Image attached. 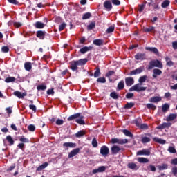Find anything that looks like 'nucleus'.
<instances>
[{"instance_id": "nucleus-55", "label": "nucleus", "mask_w": 177, "mask_h": 177, "mask_svg": "<svg viewBox=\"0 0 177 177\" xmlns=\"http://www.w3.org/2000/svg\"><path fill=\"white\" fill-rule=\"evenodd\" d=\"M111 2L115 6H120V5H121V1H120V0H111Z\"/></svg>"}, {"instance_id": "nucleus-48", "label": "nucleus", "mask_w": 177, "mask_h": 177, "mask_svg": "<svg viewBox=\"0 0 177 177\" xmlns=\"http://www.w3.org/2000/svg\"><path fill=\"white\" fill-rule=\"evenodd\" d=\"M92 16L91 12H86L85 14L83 15L82 16V20H86L88 19H90V17Z\"/></svg>"}, {"instance_id": "nucleus-52", "label": "nucleus", "mask_w": 177, "mask_h": 177, "mask_svg": "<svg viewBox=\"0 0 177 177\" xmlns=\"http://www.w3.org/2000/svg\"><path fill=\"white\" fill-rule=\"evenodd\" d=\"M96 27V23L91 22L89 25L87 26L88 30H93Z\"/></svg>"}, {"instance_id": "nucleus-24", "label": "nucleus", "mask_w": 177, "mask_h": 177, "mask_svg": "<svg viewBox=\"0 0 177 177\" xmlns=\"http://www.w3.org/2000/svg\"><path fill=\"white\" fill-rule=\"evenodd\" d=\"M93 44L96 45V46H102L103 45V39H96L93 41Z\"/></svg>"}, {"instance_id": "nucleus-61", "label": "nucleus", "mask_w": 177, "mask_h": 177, "mask_svg": "<svg viewBox=\"0 0 177 177\" xmlns=\"http://www.w3.org/2000/svg\"><path fill=\"white\" fill-rule=\"evenodd\" d=\"M1 51L3 53H8V52H9V47L8 46H3L1 48Z\"/></svg>"}, {"instance_id": "nucleus-7", "label": "nucleus", "mask_w": 177, "mask_h": 177, "mask_svg": "<svg viewBox=\"0 0 177 177\" xmlns=\"http://www.w3.org/2000/svg\"><path fill=\"white\" fill-rule=\"evenodd\" d=\"M104 8L106 9L107 12H110L111 9H113V4L110 0H106L104 2Z\"/></svg>"}, {"instance_id": "nucleus-25", "label": "nucleus", "mask_w": 177, "mask_h": 177, "mask_svg": "<svg viewBox=\"0 0 177 177\" xmlns=\"http://www.w3.org/2000/svg\"><path fill=\"white\" fill-rule=\"evenodd\" d=\"M146 50H149V52H153L155 55H158V49L156 47H146Z\"/></svg>"}, {"instance_id": "nucleus-29", "label": "nucleus", "mask_w": 177, "mask_h": 177, "mask_svg": "<svg viewBox=\"0 0 177 177\" xmlns=\"http://www.w3.org/2000/svg\"><path fill=\"white\" fill-rule=\"evenodd\" d=\"M149 102L151 103H158V102H161V97H152L149 99Z\"/></svg>"}, {"instance_id": "nucleus-42", "label": "nucleus", "mask_w": 177, "mask_h": 177, "mask_svg": "<svg viewBox=\"0 0 177 177\" xmlns=\"http://www.w3.org/2000/svg\"><path fill=\"white\" fill-rule=\"evenodd\" d=\"M169 110V104H165L162 106V113H167Z\"/></svg>"}, {"instance_id": "nucleus-44", "label": "nucleus", "mask_w": 177, "mask_h": 177, "mask_svg": "<svg viewBox=\"0 0 177 177\" xmlns=\"http://www.w3.org/2000/svg\"><path fill=\"white\" fill-rule=\"evenodd\" d=\"M146 80H147V75L141 76L138 80V82L142 85L143 82H146Z\"/></svg>"}, {"instance_id": "nucleus-59", "label": "nucleus", "mask_w": 177, "mask_h": 177, "mask_svg": "<svg viewBox=\"0 0 177 177\" xmlns=\"http://www.w3.org/2000/svg\"><path fill=\"white\" fill-rule=\"evenodd\" d=\"M8 2L12 3V5H20V3L17 0H8Z\"/></svg>"}, {"instance_id": "nucleus-33", "label": "nucleus", "mask_w": 177, "mask_h": 177, "mask_svg": "<svg viewBox=\"0 0 177 177\" xmlns=\"http://www.w3.org/2000/svg\"><path fill=\"white\" fill-rule=\"evenodd\" d=\"M100 75H102V73L100 72V68H99V66H97L94 73V77L97 78L98 77H100Z\"/></svg>"}, {"instance_id": "nucleus-39", "label": "nucleus", "mask_w": 177, "mask_h": 177, "mask_svg": "<svg viewBox=\"0 0 177 177\" xmlns=\"http://www.w3.org/2000/svg\"><path fill=\"white\" fill-rule=\"evenodd\" d=\"M85 135V131L84 130H80V131H77L75 133V137L76 138H82Z\"/></svg>"}, {"instance_id": "nucleus-40", "label": "nucleus", "mask_w": 177, "mask_h": 177, "mask_svg": "<svg viewBox=\"0 0 177 177\" xmlns=\"http://www.w3.org/2000/svg\"><path fill=\"white\" fill-rule=\"evenodd\" d=\"M114 30H115V27L114 26H111L106 29V33L111 34V32H114Z\"/></svg>"}, {"instance_id": "nucleus-17", "label": "nucleus", "mask_w": 177, "mask_h": 177, "mask_svg": "<svg viewBox=\"0 0 177 177\" xmlns=\"http://www.w3.org/2000/svg\"><path fill=\"white\" fill-rule=\"evenodd\" d=\"M153 73L152 75L153 78H157V75H161V74H162V71L158 68H154L153 70Z\"/></svg>"}, {"instance_id": "nucleus-56", "label": "nucleus", "mask_w": 177, "mask_h": 177, "mask_svg": "<svg viewBox=\"0 0 177 177\" xmlns=\"http://www.w3.org/2000/svg\"><path fill=\"white\" fill-rule=\"evenodd\" d=\"M91 145L93 147H97V140H96V138H93L91 142Z\"/></svg>"}, {"instance_id": "nucleus-50", "label": "nucleus", "mask_w": 177, "mask_h": 177, "mask_svg": "<svg viewBox=\"0 0 177 177\" xmlns=\"http://www.w3.org/2000/svg\"><path fill=\"white\" fill-rule=\"evenodd\" d=\"M37 91H46V85L40 84L37 86Z\"/></svg>"}, {"instance_id": "nucleus-11", "label": "nucleus", "mask_w": 177, "mask_h": 177, "mask_svg": "<svg viewBox=\"0 0 177 177\" xmlns=\"http://www.w3.org/2000/svg\"><path fill=\"white\" fill-rule=\"evenodd\" d=\"M80 153V148H76L75 149H73L69 153H68V158H73V157H75L77 154Z\"/></svg>"}, {"instance_id": "nucleus-51", "label": "nucleus", "mask_w": 177, "mask_h": 177, "mask_svg": "<svg viewBox=\"0 0 177 177\" xmlns=\"http://www.w3.org/2000/svg\"><path fill=\"white\" fill-rule=\"evenodd\" d=\"M13 94L15 96H17V97H18L19 99H23V96L21 95V92L19 91H16L14 92Z\"/></svg>"}, {"instance_id": "nucleus-3", "label": "nucleus", "mask_w": 177, "mask_h": 177, "mask_svg": "<svg viewBox=\"0 0 177 177\" xmlns=\"http://www.w3.org/2000/svg\"><path fill=\"white\" fill-rule=\"evenodd\" d=\"M140 85L142 84L139 83L133 85L129 88V92H133V91H136V92H142V91H146L147 89V87L140 86Z\"/></svg>"}, {"instance_id": "nucleus-6", "label": "nucleus", "mask_w": 177, "mask_h": 177, "mask_svg": "<svg viewBox=\"0 0 177 177\" xmlns=\"http://www.w3.org/2000/svg\"><path fill=\"white\" fill-rule=\"evenodd\" d=\"M125 151V149L120 148L118 145H113L111 148V154H118V153H120V151Z\"/></svg>"}, {"instance_id": "nucleus-34", "label": "nucleus", "mask_w": 177, "mask_h": 177, "mask_svg": "<svg viewBox=\"0 0 177 177\" xmlns=\"http://www.w3.org/2000/svg\"><path fill=\"white\" fill-rule=\"evenodd\" d=\"M6 139L7 142H8L9 146H12V145H15V140L12 138V136H7Z\"/></svg>"}, {"instance_id": "nucleus-32", "label": "nucleus", "mask_w": 177, "mask_h": 177, "mask_svg": "<svg viewBox=\"0 0 177 177\" xmlns=\"http://www.w3.org/2000/svg\"><path fill=\"white\" fill-rule=\"evenodd\" d=\"M158 168L160 171H165V169H168V164L162 163L160 165H158Z\"/></svg>"}, {"instance_id": "nucleus-36", "label": "nucleus", "mask_w": 177, "mask_h": 177, "mask_svg": "<svg viewBox=\"0 0 177 177\" xmlns=\"http://www.w3.org/2000/svg\"><path fill=\"white\" fill-rule=\"evenodd\" d=\"M48 165H49V163L46 162L43 163L42 165H41L40 166H39L37 168V171H42V169H45V168H46V167H48Z\"/></svg>"}, {"instance_id": "nucleus-54", "label": "nucleus", "mask_w": 177, "mask_h": 177, "mask_svg": "<svg viewBox=\"0 0 177 177\" xmlns=\"http://www.w3.org/2000/svg\"><path fill=\"white\" fill-rule=\"evenodd\" d=\"M97 82L100 84H106V78L105 77H98L97 79Z\"/></svg>"}, {"instance_id": "nucleus-41", "label": "nucleus", "mask_w": 177, "mask_h": 177, "mask_svg": "<svg viewBox=\"0 0 177 177\" xmlns=\"http://www.w3.org/2000/svg\"><path fill=\"white\" fill-rule=\"evenodd\" d=\"M16 81V78L15 77H8L5 79V82L9 84V82H15Z\"/></svg>"}, {"instance_id": "nucleus-53", "label": "nucleus", "mask_w": 177, "mask_h": 177, "mask_svg": "<svg viewBox=\"0 0 177 177\" xmlns=\"http://www.w3.org/2000/svg\"><path fill=\"white\" fill-rule=\"evenodd\" d=\"M147 108L149 109V110H156L157 109V107L156 106V105L153 104H147Z\"/></svg>"}, {"instance_id": "nucleus-12", "label": "nucleus", "mask_w": 177, "mask_h": 177, "mask_svg": "<svg viewBox=\"0 0 177 177\" xmlns=\"http://www.w3.org/2000/svg\"><path fill=\"white\" fill-rule=\"evenodd\" d=\"M142 31L143 32H152L153 34H156V28L154 26L143 28Z\"/></svg>"}, {"instance_id": "nucleus-4", "label": "nucleus", "mask_w": 177, "mask_h": 177, "mask_svg": "<svg viewBox=\"0 0 177 177\" xmlns=\"http://www.w3.org/2000/svg\"><path fill=\"white\" fill-rule=\"evenodd\" d=\"M111 143H112V145H115V143H117L118 145H126V143H128V139L113 138L111 139Z\"/></svg>"}, {"instance_id": "nucleus-16", "label": "nucleus", "mask_w": 177, "mask_h": 177, "mask_svg": "<svg viewBox=\"0 0 177 177\" xmlns=\"http://www.w3.org/2000/svg\"><path fill=\"white\" fill-rule=\"evenodd\" d=\"M172 125L171 122H164L156 127V129H165V128H169Z\"/></svg>"}, {"instance_id": "nucleus-58", "label": "nucleus", "mask_w": 177, "mask_h": 177, "mask_svg": "<svg viewBox=\"0 0 177 177\" xmlns=\"http://www.w3.org/2000/svg\"><path fill=\"white\" fill-rule=\"evenodd\" d=\"M168 151H169L172 154H175V153H176V149H175V147H169Z\"/></svg>"}, {"instance_id": "nucleus-60", "label": "nucleus", "mask_w": 177, "mask_h": 177, "mask_svg": "<svg viewBox=\"0 0 177 177\" xmlns=\"http://www.w3.org/2000/svg\"><path fill=\"white\" fill-rule=\"evenodd\" d=\"M66 24L64 22H63L62 24H60L59 26V31H63V30H64V28H66Z\"/></svg>"}, {"instance_id": "nucleus-14", "label": "nucleus", "mask_w": 177, "mask_h": 177, "mask_svg": "<svg viewBox=\"0 0 177 177\" xmlns=\"http://www.w3.org/2000/svg\"><path fill=\"white\" fill-rule=\"evenodd\" d=\"M151 152L149 149H142L137 152V156H150Z\"/></svg>"}, {"instance_id": "nucleus-22", "label": "nucleus", "mask_w": 177, "mask_h": 177, "mask_svg": "<svg viewBox=\"0 0 177 177\" xmlns=\"http://www.w3.org/2000/svg\"><path fill=\"white\" fill-rule=\"evenodd\" d=\"M75 122L80 125H85V120H84V116L80 115L79 118L75 120Z\"/></svg>"}, {"instance_id": "nucleus-49", "label": "nucleus", "mask_w": 177, "mask_h": 177, "mask_svg": "<svg viewBox=\"0 0 177 177\" xmlns=\"http://www.w3.org/2000/svg\"><path fill=\"white\" fill-rule=\"evenodd\" d=\"M133 106H135V103L133 102H127L125 105H124V109H132V107H133Z\"/></svg>"}, {"instance_id": "nucleus-57", "label": "nucleus", "mask_w": 177, "mask_h": 177, "mask_svg": "<svg viewBox=\"0 0 177 177\" xmlns=\"http://www.w3.org/2000/svg\"><path fill=\"white\" fill-rule=\"evenodd\" d=\"M28 129L30 132H34L35 131V126L34 124H30L28 126Z\"/></svg>"}, {"instance_id": "nucleus-37", "label": "nucleus", "mask_w": 177, "mask_h": 177, "mask_svg": "<svg viewBox=\"0 0 177 177\" xmlns=\"http://www.w3.org/2000/svg\"><path fill=\"white\" fill-rule=\"evenodd\" d=\"M24 67L26 71H30L31 68H32V65L31 64V62H26L24 64Z\"/></svg>"}, {"instance_id": "nucleus-8", "label": "nucleus", "mask_w": 177, "mask_h": 177, "mask_svg": "<svg viewBox=\"0 0 177 177\" xmlns=\"http://www.w3.org/2000/svg\"><path fill=\"white\" fill-rule=\"evenodd\" d=\"M46 35V32L45 30H37L36 32V37L39 38V39L44 40L45 39V37Z\"/></svg>"}, {"instance_id": "nucleus-28", "label": "nucleus", "mask_w": 177, "mask_h": 177, "mask_svg": "<svg viewBox=\"0 0 177 177\" xmlns=\"http://www.w3.org/2000/svg\"><path fill=\"white\" fill-rule=\"evenodd\" d=\"M177 118V113H171L167 118V121H174V120H176Z\"/></svg>"}, {"instance_id": "nucleus-64", "label": "nucleus", "mask_w": 177, "mask_h": 177, "mask_svg": "<svg viewBox=\"0 0 177 177\" xmlns=\"http://www.w3.org/2000/svg\"><path fill=\"white\" fill-rule=\"evenodd\" d=\"M171 171H172L173 175H174V176H176V175H177V167H172Z\"/></svg>"}, {"instance_id": "nucleus-1", "label": "nucleus", "mask_w": 177, "mask_h": 177, "mask_svg": "<svg viewBox=\"0 0 177 177\" xmlns=\"http://www.w3.org/2000/svg\"><path fill=\"white\" fill-rule=\"evenodd\" d=\"M86 63H88V59L86 58L71 61L69 62V68H71L72 71H77L78 70V66H85Z\"/></svg>"}, {"instance_id": "nucleus-10", "label": "nucleus", "mask_w": 177, "mask_h": 177, "mask_svg": "<svg viewBox=\"0 0 177 177\" xmlns=\"http://www.w3.org/2000/svg\"><path fill=\"white\" fill-rule=\"evenodd\" d=\"M92 49H93V46H84L80 50V52L82 55H85L86 52H89V50H92Z\"/></svg>"}, {"instance_id": "nucleus-20", "label": "nucleus", "mask_w": 177, "mask_h": 177, "mask_svg": "<svg viewBox=\"0 0 177 177\" xmlns=\"http://www.w3.org/2000/svg\"><path fill=\"white\" fill-rule=\"evenodd\" d=\"M151 142V138H150L149 137H147L146 136H142L141 138V142L143 143V145L146 144V143H149Z\"/></svg>"}, {"instance_id": "nucleus-13", "label": "nucleus", "mask_w": 177, "mask_h": 177, "mask_svg": "<svg viewBox=\"0 0 177 177\" xmlns=\"http://www.w3.org/2000/svg\"><path fill=\"white\" fill-rule=\"evenodd\" d=\"M125 84L127 86H132V85L135 84V80H133V77H126Z\"/></svg>"}, {"instance_id": "nucleus-5", "label": "nucleus", "mask_w": 177, "mask_h": 177, "mask_svg": "<svg viewBox=\"0 0 177 177\" xmlns=\"http://www.w3.org/2000/svg\"><path fill=\"white\" fill-rule=\"evenodd\" d=\"M110 153V149L108 148L107 146L103 145L100 148V154L102 155L104 157H107Z\"/></svg>"}, {"instance_id": "nucleus-18", "label": "nucleus", "mask_w": 177, "mask_h": 177, "mask_svg": "<svg viewBox=\"0 0 177 177\" xmlns=\"http://www.w3.org/2000/svg\"><path fill=\"white\" fill-rule=\"evenodd\" d=\"M106 171V166H100L97 169L93 170V174H99V172H104Z\"/></svg>"}, {"instance_id": "nucleus-9", "label": "nucleus", "mask_w": 177, "mask_h": 177, "mask_svg": "<svg viewBox=\"0 0 177 177\" xmlns=\"http://www.w3.org/2000/svg\"><path fill=\"white\" fill-rule=\"evenodd\" d=\"M145 70V68L143 66H141L138 68H136V70H133L130 72V75H136L138 74H140L141 73H143V71Z\"/></svg>"}, {"instance_id": "nucleus-2", "label": "nucleus", "mask_w": 177, "mask_h": 177, "mask_svg": "<svg viewBox=\"0 0 177 177\" xmlns=\"http://www.w3.org/2000/svg\"><path fill=\"white\" fill-rule=\"evenodd\" d=\"M153 67H158V68H162V63L160 60H152L149 62L148 70H152Z\"/></svg>"}, {"instance_id": "nucleus-19", "label": "nucleus", "mask_w": 177, "mask_h": 177, "mask_svg": "<svg viewBox=\"0 0 177 177\" xmlns=\"http://www.w3.org/2000/svg\"><path fill=\"white\" fill-rule=\"evenodd\" d=\"M152 7L155 10H160V1L158 0L153 1Z\"/></svg>"}, {"instance_id": "nucleus-46", "label": "nucleus", "mask_w": 177, "mask_h": 177, "mask_svg": "<svg viewBox=\"0 0 177 177\" xmlns=\"http://www.w3.org/2000/svg\"><path fill=\"white\" fill-rule=\"evenodd\" d=\"M19 141L22 142V143H30V140L24 137V136H21Z\"/></svg>"}, {"instance_id": "nucleus-62", "label": "nucleus", "mask_w": 177, "mask_h": 177, "mask_svg": "<svg viewBox=\"0 0 177 177\" xmlns=\"http://www.w3.org/2000/svg\"><path fill=\"white\" fill-rule=\"evenodd\" d=\"M139 128L140 129H149V126L147 124H141Z\"/></svg>"}, {"instance_id": "nucleus-63", "label": "nucleus", "mask_w": 177, "mask_h": 177, "mask_svg": "<svg viewBox=\"0 0 177 177\" xmlns=\"http://www.w3.org/2000/svg\"><path fill=\"white\" fill-rule=\"evenodd\" d=\"M55 22L57 23V24H60V23H62V17H56L55 19Z\"/></svg>"}, {"instance_id": "nucleus-47", "label": "nucleus", "mask_w": 177, "mask_h": 177, "mask_svg": "<svg viewBox=\"0 0 177 177\" xmlns=\"http://www.w3.org/2000/svg\"><path fill=\"white\" fill-rule=\"evenodd\" d=\"M147 170L151 171V172H156V166L153 165H149V166H147Z\"/></svg>"}, {"instance_id": "nucleus-27", "label": "nucleus", "mask_w": 177, "mask_h": 177, "mask_svg": "<svg viewBox=\"0 0 177 177\" xmlns=\"http://www.w3.org/2000/svg\"><path fill=\"white\" fill-rule=\"evenodd\" d=\"M124 87L125 82H124V80H122L118 84L117 91H122V89H124Z\"/></svg>"}, {"instance_id": "nucleus-43", "label": "nucleus", "mask_w": 177, "mask_h": 177, "mask_svg": "<svg viewBox=\"0 0 177 177\" xmlns=\"http://www.w3.org/2000/svg\"><path fill=\"white\" fill-rule=\"evenodd\" d=\"M138 162H140L141 164H146L149 162V159L146 158H138Z\"/></svg>"}, {"instance_id": "nucleus-31", "label": "nucleus", "mask_w": 177, "mask_h": 177, "mask_svg": "<svg viewBox=\"0 0 177 177\" xmlns=\"http://www.w3.org/2000/svg\"><path fill=\"white\" fill-rule=\"evenodd\" d=\"M63 147H71V148H74L77 147V144L74 143V142H64L63 144Z\"/></svg>"}, {"instance_id": "nucleus-35", "label": "nucleus", "mask_w": 177, "mask_h": 177, "mask_svg": "<svg viewBox=\"0 0 177 177\" xmlns=\"http://www.w3.org/2000/svg\"><path fill=\"white\" fill-rule=\"evenodd\" d=\"M122 132L126 136H128L129 138H133V134L131 133V131H129L128 129H123L122 130Z\"/></svg>"}, {"instance_id": "nucleus-45", "label": "nucleus", "mask_w": 177, "mask_h": 177, "mask_svg": "<svg viewBox=\"0 0 177 177\" xmlns=\"http://www.w3.org/2000/svg\"><path fill=\"white\" fill-rule=\"evenodd\" d=\"M110 97H112V99L117 100L118 97H120V95H118V93H117L115 91H113L110 93Z\"/></svg>"}, {"instance_id": "nucleus-21", "label": "nucleus", "mask_w": 177, "mask_h": 177, "mask_svg": "<svg viewBox=\"0 0 177 177\" xmlns=\"http://www.w3.org/2000/svg\"><path fill=\"white\" fill-rule=\"evenodd\" d=\"M153 142H156V143H159L160 145H165V143H167V141L165 140H162L157 137H154L153 138Z\"/></svg>"}, {"instance_id": "nucleus-23", "label": "nucleus", "mask_w": 177, "mask_h": 177, "mask_svg": "<svg viewBox=\"0 0 177 177\" xmlns=\"http://www.w3.org/2000/svg\"><path fill=\"white\" fill-rule=\"evenodd\" d=\"M34 27H35V28H38V29L41 30L45 27V24L41 22V21H37L34 24Z\"/></svg>"}, {"instance_id": "nucleus-30", "label": "nucleus", "mask_w": 177, "mask_h": 177, "mask_svg": "<svg viewBox=\"0 0 177 177\" xmlns=\"http://www.w3.org/2000/svg\"><path fill=\"white\" fill-rule=\"evenodd\" d=\"M128 168H129L130 169H134L136 171H138V169H139V167H138V165H136V164L133 163V162H130L127 165Z\"/></svg>"}, {"instance_id": "nucleus-15", "label": "nucleus", "mask_w": 177, "mask_h": 177, "mask_svg": "<svg viewBox=\"0 0 177 177\" xmlns=\"http://www.w3.org/2000/svg\"><path fill=\"white\" fill-rule=\"evenodd\" d=\"M136 60H146V54L138 53L135 55Z\"/></svg>"}, {"instance_id": "nucleus-26", "label": "nucleus", "mask_w": 177, "mask_h": 177, "mask_svg": "<svg viewBox=\"0 0 177 177\" xmlns=\"http://www.w3.org/2000/svg\"><path fill=\"white\" fill-rule=\"evenodd\" d=\"M80 115L81 113H80L73 114L68 118V121H73V120H77V118H80Z\"/></svg>"}, {"instance_id": "nucleus-38", "label": "nucleus", "mask_w": 177, "mask_h": 177, "mask_svg": "<svg viewBox=\"0 0 177 177\" xmlns=\"http://www.w3.org/2000/svg\"><path fill=\"white\" fill-rule=\"evenodd\" d=\"M170 3L171 1L169 0H165L161 4V7L165 9V8H168L169 6Z\"/></svg>"}]
</instances>
